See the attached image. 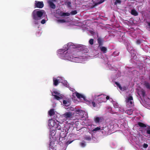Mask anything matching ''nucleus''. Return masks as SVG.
I'll return each instance as SVG.
<instances>
[{"instance_id":"47","label":"nucleus","mask_w":150,"mask_h":150,"mask_svg":"<svg viewBox=\"0 0 150 150\" xmlns=\"http://www.w3.org/2000/svg\"><path fill=\"white\" fill-rule=\"evenodd\" d=\"M131 50H132V47H131Z\"/></svg>"},{"instance_id":"25","label":"nucleus","mask_w":150,"mask_h":150,"mask_svg":"<svg viewBox=\"0 0 150 150\" xmlns=\"http://www.w3.org/2000/svg\"><path fill=\"white\" fill-rule=\"evenodd\" d=\"M80 145L83 148L86 145V142H80Z\"/></svg>"},{"instance_id":"16","label":"nucleus","mask_w":150,"mask_h":150,"mask_svg":"<svg viewBox=\"0 0 150 150\" xmlns=\"http://www.w3.org/2000/svg\"><path fill=\"white\" fill-rule=\"evenodd\" d=\"M138 125L140 127L142 128L146 127V125L141 122H138Z\"/></svg>"},{"instance_id":"46","label":"nucleus","mask_w":150,"mask_h":150,"mask_svg":"<svg viewBox=\"0 0 150 150\" xmlns=\"http://www.w3.org/2000/svg\"><path fill=\"white\" fill-rule=\"evenodd\" d=\"M129 47H128V48H127V49H128V50H129Z\"/></svg>"},{"instance_id":"6","label":"nucleus","mask_w":150,"mask_h":150,"mask_svg":"<svg viewBox=\"0 0 150 150\" xmlns=\"http://www.w3.org/2000/svg\"><path fill=\"white\" fill-rule=\"evenodd\" d=\"M63 56L65 57V58L67 59H70L71 57L69 56V54L66 51H64L62 54Z\"/></svg>"},{"instance_id":"33","label":"nucleus","mask_w":150,"mask_h":150,"mask_svg":"<svg viewBox=\"0 0 150 150\" xmlns=\"http://www.w3.org/2000/svg\"><path fill=\"white\" fill-rule=\"evenodd\" d=\"M94 40L93 39H90L89 40V43L91 45H92L93 44Z\"/></svg>"},{"instance_id":"44","label":"nucleus","mask_w":150,"mask_h":150,"mask_svg":"<svg viewBox=\"0 0 150 150\" xmlns=\"http://www.w3.org/2000/svg\"><path fill=\"white\" fill-rule=\"evenodd\" d=\"M50 150H56L55 149H54L53 148H51V149H50Z\"/></svg>"},{"instance_id":"10","label":"nucleus","mask_w":150,"mask_h":150,"mask_svg":"<svg viewBox=\"0 0 150 150\" xmlns=\"http://www.w3.org/2000/svg\"><path fill=\"white\" fill-rule=\"evenodd\" d=\"M98 43V47H100L103 45V40L100 38H98L97 39Z\"/></svg>"},{"instance_id":"32","label":"nucleus","mask_w":150,"mask_h":150,"mask_svg":"<svg viewBox=\"0 0 150 150\" xmlns=\"http://www.w3.org/2000/svg\"><path fill=\"white\" fill-rule=\"evenodd\" d=\"M119 52L118 51H115L113 53V55L114 56H118L119 54Z\"/></svg>"},{"instance_id":"13","label":"nucleus","mask_w":150,"mask_h":150,"mask_svg":"<svg viewBox=\"0 0 150 150\" xmlns=\"http://www.w3.org/2000/svg\"><path fill=\"white\" fill-rule=\"evenodd\" d=\"M64 116L67 118L71 117L72 116V113L70 112H67L64 114Z\"/></svg>"},{"instance_id":"30","label":"nucleus","mask_w":150,"mask_h":150,"mask_svg":"<svg viewBox=\"0 0 150 150\" xmlns=\"http://www.w3.org/2000/svg\"><path fill=\"white\" fill-rule=\"evenodd\" d=\"M121 3V1L120 0H116L115 1V2L114 4V5H116L117 4H120Z\"/></svg>"},{"instance_id":"29","label":"nucleus","mask_w":150,"mask_h":150,"mask_svg":"<svg viewBox=\"0 0 150 150\" xmlns=\"http://www.w3.org/2000/svg\"><path fill=\"white\" fill-rule=\"evenodd\" d=\"M105 1V0H100L99 2L96 3H95V6H96L98 4H101L104 2Z\"/></svg>"},{"instance_id":"14","label":"nucleus","mask_w":150,"mask_h":150,"mask_svg":"<svg viewBox=\"0 0 150 150\" xmlns=\"http://www.w3.org/2000/svg\"><path fill=\"white\" fill-rule=\"evenodd\" d=\"M131 13L132 15L135 16H137L138 15V12L134 9L131 10Z\"/></svg>"},{"instance_id":"7","label":"nucleus","mask_w":150,"mask_h":150,"mask_svg":"<svg viewBox=\"0 0 150 150\" xmlns=\"http://www.w3.org/2000/svg\"><path fill=\"white\" fill-rule=\"evenodd\" d=\"M51 1H49L48 3L51 8L53 9L55 8V5L53 3V2L56 1V0H51Z\"/></svg>"},{"instance_id":"28","label":"nucleus","mask_w":150,"mask_h":150,"mask_svg":"<svg viewBox=\"0 0 150 150\" xmlns=\"http://www.w3.org/2000/svg\"><path fill=\"white\" fill-rule=\"evenodd\" d=\"M91 136H86L84 137V139L90 141L91 139Z\"/></svg>"},{"instance_id":"35","label":"nucleus","mask_w":150,"mask_h":150,"mask_svg":"<svg viewBox=\"0 0 150 150\" xmlns=\"http://www.w3.org/2000/svg\"><path fill=\"white\" fill-rule=\"evenodd\" d=\"M141 91L142 92V94L143 96H144L145 94V93L144 91V90H143V89H142L141 90Z\"/></svg>"},{"instance_id":"17","label":"nucleus","mask_w":150,"mask_h":150,"mask_svg":"<svg viewBox=\"0 0 150 150\" xmlns=\"http://www.w3.org/2000/svg\"><path fill=\"white\" fill-rule=\"evenodd\" d=\"M63 103L65 105L67 106H68L70 105V103L69 101L64 100H63Z\"/></svg>"},{"instance_id":"18","label":"nucleus","mask_w":150,"mask_h":150,"mask_svg":"<svg viewBox=\"0 0 150 150\" xmlns=\"http://www.w3.org/2000/svg\"><path fill=\"white\" fill-rule=\"evenodd\" d=\"M115 83L119 87V88H120V90H125L124 88H122L121 86L120 85V83H118L117 82H115Z\"/></svg>"},{"instance_id":"45","label":"nucleus","mask_w":150,"mask_h":150,"mask_svg":"<svg viewBox=\"0 0 150 150\" xmlns=\"http://www.w3.org/2000/svg\"><path fill=\"white\" fill-rule=\"evenodd\" d=\"M61 50V51L62 50V51H63V50L62 49V50Z\"/></svg>"},{"instance_id":"3","label":"nucleus","mask_w":150,"mask_h":150,"mask_svg":"<svg viewBox=\"0 0 150 150\" xmlns=\"http://www.w3.org/2000/svg\"><path fill=\"white\" fill-rule=\"evenodd\" d=\"M133 98L131 95H129L126 100V105L128 107L130 108L133 106Z\"/></svg>"},{"instance_id":"39","label":"nucleus","mask_w":150,"mask_h":150,"mask_svg":"<svg viewBox=\"0 0 150 150\" xmlns=\"http://www.w3.org/2000/svg\"><path fill=\"white\" fill-rule=\"evenodd\" d=\"M42 24H44L45 23V19H42L41 22Z\"/></svg>"},{"instance_id":"19","label":"nucleus","mask_w":150,"mask_h":150,"mask_svg":"<svg viewBox=\"0 0 150 150\" xmlns=\"http://www.w3.org/2000/svg\"><path fill=\"white\" fill-rule=\"evenodd\" d=\"M65 5L69 8L71 7V2L69 1H67L65 2Z\"/></svg>"},{"instance_id":"26","label":"nucleus","mask_w":150,"mask_h":150,"mask_svg":"<svg viewBox=\"0 0 150 150\" xmlns=\"http://www.w3.org/2000/svg\"><path fill=\"white\" fill-rule=\"evenodd\" d=\"M126 112L129 115H131L132 114V110L131 109L128 110L126 111Z\"/></svg>"},{"instance_id":"43","label":"nucleus","mask_w":150,"mask_h":150,"mask_svg":"<svg viewBox=\"0 0 150 150\" xmlns=\"http://www.w3.org/2000/svg\"><path fill=\"white\" fill-rule=\"evenodd\" d=\"M147 23L148 24V25L149 27V28H150V22H147Z\"/></svg>"},{"instance_id":"24","label":"nucleus","mask_w":150,"mask_h":150,"mask_svg":"<svg viewBox=\"0 0 150 150\" xmlns=\"http://www.w3.org/2000/svg\"><path fill=\"white\" fill-rule=\"evenodd\" d=\"M61 16H70V13H64L63 12L61 14Z\"/></svg>"},{"instance_id":"41","label":"nucleus","mask_w":150,"mask_h":150,"mask_svg":"<svg viewBox=\"0 0 150 150\" xmlns=\"http://www.w3.org/2000/svg\"><path fill=\"white\" fill-rule=\"evenodd\" d=\"M136 42L137 44H140V41L139 40H137V41Z\"/></svg>"},{"instance_id":"22","label":"nucleus","mask_w":150,"mask_h":150,"mask_svg":"<svg viewBox=\"0 0 150 150\" xmlns=\"http://www.w3.org/2000/svg\"><path fill=\"white\" fill-rule=\"evenodd\" d=\"M144 85L147 89H150V84L148 82H146L144 83Z\"/></svg>"},{"instance_id":"15","label":"nucleus","mask_w":150,"mask_h":150,"mask_svg":"<svg viewBox=\"0 0 150 150\" xmlns=\"http://www.w3.org/2000/svg\"><path fill=\"white\" fill-rule=\"evenodd\" d=\"M49 115L50 116H52L55 114L54 109H51L48 112Z\"/></svg>"},{"instance_id":"37","label":"nucleus","mask_w":150,"mask_h":150,"mask_svg":"<svg viewBox=\"0 0 150 150\" xmlns=\"http://www.w3.org/2000/svg\"><path fill=\"white\" fill-rule=\"evenodd\" d=\"M143 146L144 148H147L148 147V145L147 144H143Z\"/></svg>"},{"instance_id":"27","label":"nucleus","mask_w":150,"mask_h":150,"mask_svg":"<svg viewBox=\"0 0 150 150\" xmlns=\"http://www.w3.org/2000/svg\"><path fill=\"white\" fill-rule=\"evenodd\" d=\"M100 119L99 117H96L94 120V121L96 123H98L100 122Z\"/></svg>"},{"instance_id":"9","label":"nucleus","mask_w":150,"mask_h":150,"mask_svg":"<svg viewBox=\"0 0 150 150\" xmlns=\"http://www.w3.org/2000/svg\"><path fill=\"white\" fill-rule=\"evenodd\" d=\"M56 123L55 121L53 120H49V125L52 127H55Z\"/></svg>"},{"instance_id":"1","label":"nucleus","mask_w":150,"mask_h":150,"mask_svg":"<svg viewBox=\"0 0 150 150\" xmlns=\"http://www.w3.org/2000/svg\"><path fill=\"white\" fill-rule=\"evenodd\" d=\"M72 44V43H68L67 45L68 48H75L76 50L83 52V53H87L88 51V49L85 45L78 44L74 46Z\"/></svg>"},{"instance_id":"2","label":"nucleus","mask_w":150,"mask_h":150,"mask_svg":"<svg viewBox=\"0 0 150 150\" xmlns=\"http://www.w3.org/2000/svg\"><path fill=\"white\" fill-rule=\"evenodd\" d=\"M44 12V11L42 10H34L32 13L33 19L36 20L40 19Z\"/></svg>"},{"instance_id":"12","label":"nucleus","mask_w":150,"mask_h":150,"mask_svg":"<svg viewBox=\"0 0 150 150\" xmlns=\"http://www.w3.org/2000/svg\"><path fill=\"white\" fill-rule=\"evenodd\" d=\"M99 47L101 51L103 52L104 53H106L107 52V49L106 47L104 46H101Z\"/></svg>"},{"instance_id":"4","label":"nucleus","mask_w":150,"mask_h":150,"mask_svg":"<svg viewBox=\"0 0 150 150\" xmlns=\"http://www.w3.org/2000/svg\"><path fill=\"white\" fill-rule=\"evenodd\" d=\"M106 96V95H104V94H103L98 95H96L95 96V98L99 97V98L97 99L99 103H101L105 102L104 100L105 99Z\"/></svg>"},{"instance_id":"36","label":"nucleus","mask_w":150,"mask_h":150,"mask_svg":"<svg viewBox=\"0 0 150 150\" xmlns=\"http://www.w3.org/2000/svg\"><path fill=\"white\" fill-rule=\"evenodd\" d=\"M146 133L148 134H150V127L147 128L146 130Z\"/></svg>"},{"instance_id":"40","label":"nucleus","mask_w":150,"mask_h":150,"mask_svg":"<svg viewBox=\"0 0 150 150\" xmlns=\"http://www.w3.org/2000/svg\"><path fill=\"white\" fill-rule=\"evenodd\" d=\"M54 93L56 94L57 95H59V93L57 92L56 91H54L53 93Z\"/></svg>"},{"instance_id":"21","label":"nucleus","mask_w":150,"mask_h":150,"mask_svg":"<svg viewBox=\"0 0 150 150\" xmlns=\"http://www.w3.org/2000/svg\"><path fill=\"white\" fill-rule=\"evenodd\" d=\"M56 21L57 23H63L66 22V21L64 19H57Z\"/></svg>"},{"instance_id":"20","label":"nucleus","mask_w":150,"mask_h":150,"mask_svg":"<svg viewBox=\"0 0 150 150\" xmlns=\"http://www.w3.org/2000/svg\"><path fill=\"white\" fill-rule=\"evenodd\" d=\"M55 128H56L57 129L59 130H61L62 129V127L60 126V125H59V124H56V125H55Z\"/></svg>"},{"instance_id":"11","label":"nucleus","mask_w":150,"mask_h":150,"mask_svg":"<svg viewBox=\"0 0 150 150\" xmlns=\"http://www.w3.org/2000/svg\"><path fill=\"white\" fill-rule=\"evenodd\" d=\"M53 85L55 86H57L58 84L60 83L59 80L57 79H56L55 78H53Z\"/></svg>"},{"instance_id":"31","label":"nucleus","mask_w":150,"mask_h":150,"mask_svg":"<svg viewBox=\"0 0 150 150\" xmlns=\"http://www.w3.org/2000/svg\"><path fill=\"white\" fill-rule=\"evenodd\" d=\"M77 12L76 10L72 11L70 12L71 14L72 15H74L76 14Z\"/></svg>"},{"instance_id":"23","label":"nucleus","mask_w":150,"mask_h":150,"mask_svg":"<svg viewBox=\"0 0 150 150\" xmlns=\"http://www.w3.org/2000/svg\"><path fill=\"white\" fill-rule=\"evenodd\" d=\"M52 95L54 96V98L55 99H56L58 100H59L61 99V98H62V97H61L58 96H57V95H54L52 93Z\"/></svg>"},{"instance_id":"34","label":"nucleus","mask_w":150,"mask_h":150,"mask_svg":"<svg viewBox=\"0 0 150 150\" xmlns=\"http://www.w3.org/2000/svg\"><path fill=\"white\" fill-rule=\"evenodd\" d=\"M100 128L99 127H96L93 130V132H95V131H98V130H100Z\"/></svg>"},{"instance_id":"8","label":"nucleus","mask_w":150,"mask_h":150,"mask_svg":"<svg viewBox=\"0 0 150 150\" xmlns=\"http://www.w3.org/2000/svg\"><path fill=\"white\" fill-rule=\"evenodd\" d=\"M75 94L76 96L78 98L80 99L82 98L84 100H85V97L83 95L79 93L76 91L75 92Z\"/></svg>"},{"instance_id":"5","label":"nucleus","mask_w":150,"mask_h":150,"mask_svg":"<svg viewBox=\"0 0 150 150\" xmlns=\"http://www.w3.org/2000/svg\"><path fill=\"white\" fill-rule=\"evenodd\" d=\"M35 6L37 8H42L44 6L43 3L42 1H35Z\"/></svg>"},{"instance_id":"38","label":"nucleus","mask_w":150,"mask_h":150,"mask_svg":"<svg viewBox=\"0 0 150 150\" xmlns=\"http://www.w3.org/2000/svg\"><path fill=\"white\" fill-rule=\"evenodd\" d=\"M92 104L93 106V107H95L96 106V104L93 101L92 103Z\"/></svg>"},{"instance_id":"42","label":"nucleus","mask_w":150,"mask_h":150,"mask_svg":"<svg viewBox=\"0 0 150 150\" xmlns=\"http://www.w3.org/2000/svg\"><path fill=\"white\" fill-rule=\"evenodd\" d=\"M105 98H106V99H107V100H109L110 98L108 96H107L106 97L105 96Z\"/></svg>"}]
</instances>
